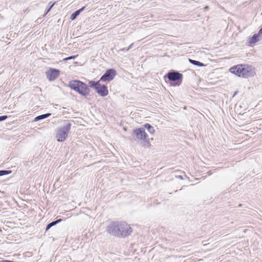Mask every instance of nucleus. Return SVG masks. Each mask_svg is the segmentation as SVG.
<instances>
[{"mask_svg": "<svg viewBox=\"0 0 262 262\" xmlns=\"http://www.w3.org/2000/svg\"><path fill=\"white\" fill-rule=\"evenodd\" d=\"M107 232L117 237H126L132 232V228L126 223L112 222L106 227Z\"/></svg>", "mask_w": 262, "mask_h": 262, "instance_id": "nucleus-1", "label": "nucleus"}, {"mask_svg": "<svg viewBox=\"0 0 262 262\" xmlns=\"http://www.w3.org/2000/svg\"><path fill=\"white\" fill-rule=\"evenodd\" d=\"M230 72L235 75L243 78L253 77L255 74V69L251 66L238 64L231 67Z\"/></svg>", "mask_w": 262, "mask_h": 262, "instance_id": "nucleus-2", "label": "nucleus"}, {"mask_svg": "<svg viewBox=\"0 0 262 262\" xmlns=\"http://www.w3.org/2000/svg\"><path fill=\"white\" fill-rule=\"evenodd\" d=\"M69 86L82 96L86 97L90 94V90L88 86L80 80H74L70 81Z\"/></svg>", "mask_w": 262, "mask_h": 262, "instance_id": "nucleus-3", "label": "nucleus"}, {"mask_svg": "<svg viewBox=\"0 0 262 262\" xmlns=\"http://www.w3.org/2000/svg\"><path fill=\"white\" fill-rule=\"evenodd\" d=\"M71 123L69 121H67L66 123L63 127L57 129L56 133L57 140L59 142L64 141L71 129Z\"/></svg>", "mask_w": 262, "mask_h": 262, "instance_id": "nucleus-4", "label": "nucleus"}, {"mask_svg": "<svg viewBox=\"0 0 262 262\" xmlns=\"http://www.w3.org/2000/svg\"><path fill=\"white\" fill-rule=\"evenodd\" d=\"M134 133L138 140H143L145 142L148 143V136L145 133L144 128H140L136 129L134 131Z\"/></svg>", "mask_w": 262, "mask_h": 262, "instance_id": "nucleus-5", "label": "nucleus"}, {"mask_svg": "<svg viewBox=\"0 0 262 262\" xmlns=\"http://www.w3.org/2000/svg\"><path fill=\"white\" fill-rule=\"evenodd\" d=\"M116 75V72L114 69H109L101 77L100 80L103 81H110L114 79Z\"/></svg>", "mask_w": 262, "mask_h": 262, "instance_id": "nucleus-6", "label": "nucleus"}, {"mask_svg": "<svg viewBox=\"0 0 262 262\" xmlns=\"http://www.w3.org/2000/svg\"><path fill=\"white\" fill-rule=\"evenodd\" d=\"M59 70L51 68L46 72V75L49 80L53 81L59 76Z\"/></svg>", "mask_w": 262, "mask_h": 262, "instance_id": "nucleus-7", "label": "nucleus"}, {"mask_svg": "<svg viewBox=\"0 0 262 262\" xmlns=\"http://www.w3.org/2000/svg\"><path fill=\"white\" fill-rule=\"evenodd\" d=\"M168 79L172 81H176L181 80L183 77V75L178 72L173 71L172 72H169L167 75Z\"/></svg>", "mask_w": 262, "mask_h": 262, "instance_id": "nucleus-8", "label": "nucleus"}, {"mask_svg": "<svg viewBox=\"0 0 262 262\" xmlns=\"http://www.w3.org/2000/svg\"><path fill=\"white\" fill-rule=\"evenodd\" d=\"M95 90L96 92L102 97L107 96L108 93L107 86L104 85H101L100 83L97 88H95Z\"/></svg>", "mask_w": 262, "mask_h": 262, "instance_id": "nucleus-9", "label": "nucleus"}, {"mask_svg": "<svg viewBox=\"0 0 262 262\" xmlns=\"http://www.w3.org/2000/svg\"><path fill=\"white\" fill-rule=\"evenodd\" d=\"M261 37V35L258 33L257 34H254L252 37H251L249 40V44L250 45H252V44H254L259 40H260V37Z\"/></svg>", "mask_w": 262, "mask_h": 262, "instance_id": "nucleus-10", "label": "nucleus"}, {"mask_svg": "<svg viewBox=\"0 0 262 262\" xmlns=\"http://www.w3.org/2000/svg\"><path fill=\"white\" fill-rule=\"evenodd\" d=\"M62 221L61 219H58L56 221H53L51 223H50L49 224H48L47 226V227H46V231H48L49 229H50L52 227L56 225L57 224L61 222Z\"/></svg>", "mask_w": 262, "mask_h": 262, "instance_id": "nucleus-11", "label": "nucleus"}, {"mask_svg": "<svg viewBox=\"0 0 262 262\" xmlns=\"http://www.w3.org/2000/svg\"><path fill=\"white\" fill-rule=\"evenodd\" d=\"M51 115V114H50V113H47V114H42V115L38 116L35 118L34 121H37L38 120L47 118V117L50 116Z\"/></svg>", "mask_w": 262, "mask_h": 262, "instance_id": "nucleus-12", "label": "nucleus"}, {"mask_svg": "<svg viewBox=\"0 0 262 262\" xmlns=\"http://www.w3.org/2000/svg\"><path fill=\"white\" fill-rule=\"evenodd\" d=\"M189 61L190 63H192L193 65L197 66L199 67H204L205 64L197 60H194L191 59H189Z\"/></svg>", "mask_w": 262, "mask_h": 262, "instance_id": "nucleus-13", "label": "nucleus"}, {"mask_svg": "<svg viewBox=\"0 0 262 262\" xmlns=\"http://www.w3.org/2000/svg\"><path fill=\"white\" fill-rule=\"evenodd\" d=\"M99 81H89V86L91 88H94L95 90V88H97L98 84H99Z\"/></svg>", "mask_w": 262, "mask_h": 262, "instance_id": "nucleus-14", "label": "nucleus"}, {"mask_svg": "<svg viewBox=\"0 0 262 262\" xmlns=\"http://www.w3.org/2000/svg\"><path fill=\"white\" fill-rule=\"evenodd\" d=\"M144 127L148 130V132L150 134H154L155 130L154 127L151 125H150L149 124H145Z\"/></svg>", "mask_w": 262, "mask_h": 262, "instance_id": "nucleus-15", "label": "nucleus"}, {"mask_svg": "<svg viewBox=\"0 0 262 262\" xmlns=\"http://www.w3.org/2000/svg\"><path fill=\"white\" fill-rule=\"evenodd\" d=\"M79 14V11L76 10L71 14L70 17L71 19L72 20L75 19Z\"/></svg>", "mask_w": 262, "mask_h": 262, "instance_id": "nucleus-16", "label": "nucleus"}, {"mask_svg": "<svg viewBox=\"0 0 262 262\" xmlns=\"http://www.w3.org/2000/svg\"><path fill=\"white\" fill-rule=\"evenodd\" d=\"M10 170H0V176L6 175L11 173Z\"/></svg>", "mask_w": 262, "mask_h": 262, "instance_id": "nucleus-17", "label": "nucleus"}, {"mask_svg": "<svg viewBox=\"0 0 262 262\" xmlns=\"http://www.w3.org/2000/svg\"><path fill=\"white\" fill-rule=\"evenodd\" d=\"M75 57H76L75 56H69L67 58H65L63 60H68L74 59Z\"/></svg>", "mask_w": 262, "mask_h": 262, "instance_id": "nucleus-18", "label": "nucleus"}, {"mask_svg": "<svg viewBox=\"0 0 262 262\" xmlns=\"http://www.w3.org/2000/svg\"><path fill=\"white\" fill-rule=\"evenodd\" d=\"M7 118V116H5V115L1 116H0V121H4V120H6Z\"/></svg>", "mask_w": 262, "mask_h": 262, "instance_id": "nucleus-19", "label": "nucleus"}, {"mask_svg": "<svg viewBox=\"0 0 262 262\" xmlns=\"http://www.w3.org/2000/svg\"><path fill=\"white\" fill-rule=\"evenodd\" d=\"M55 4V3H54L52 4L50 6H49V8H48V11L46 14H47L52 9V8L54 6Z\"/></svg>", "mask_w": 262, "mask_h": 262, "instance_id": "nucleus-20", "label": "nucleus"}, {"mask_svg": "<svg viewBox=\"0 0 262 262\" xmlns=\"http://www.w3.org/2000/svg\"><path fill=\"white\" fill-rule=\"evenodd\" d=\"M133 45L134 43H132L129 45V46L128 47V49H127V51H128L130 49H131L132 48V47L133 46Z\"/></svg>", "mask_w": 262, "mask_h": 262, "instance_id": "nucleus-21", "label": "nucleus"}, {"mask_svg": "<svg viewBox=\"0 0 262 262\" xmlns=\"http://www.w3.org/2000/svg\"><path fill=\"white\" fill-rule=\"evenodd\" d=\"M0 262H12V261L7 260H3L0 261Z\"/></svg>", "mask_w": 262, "mask_h": 262, "instance_id": "nucleus-22", "label": "nucleus"}, {"mask_svg": "<svg viewBox=\"0 0 262 262\" xmlns=\"http://www.w3.org/2000/svg\"><path fill=\"white\" fill-rule=\"evenodd\" d=\"M84 9V7H82V8L78 10V11H79V13H80L81 12H82L83 10Z\"/></svg>", "mask_w": 262, "mask_h": 262, "instance_id": "nucleus-23", "label": "nucleus"}, {"mask_svg": "<svg viewBox=\"0 0 262 262\" xmlns=\"http://www.w3.org/2000/svg\"><path fill=\"white\" fill-rule=\"evenodd\" d=\"M179 178L180 179H183V177H182V176H179Z\"/></svg>", "mask_w": 262, "mask_h": 262, "instance_id": "nucleus-24", "label": "nucleus"}, {"mask_svg": "<svg viewBox=\"0 0 262 262\" xmlns=\"http://www.w3.org/2000/svg\"><path fill=\"white\" fill-rule=\"evenodd\" d=\"M205 9H206V10L208 9V6L205 7Z\"/></svg>", "mask_w": 262, "mask_h": 262, "instance_id": "nucleus-25", "label": "nucleus"}, {"mask_svg": "<svg viewBox=\"0 0 262 262\" xmlns=\"http://www.w3.org/2000/svg\"><path fill=\"white\" fill-rule=\"evenodd\" d=\"M180 83H181V81L179 82V83L178 84V85L180 84Z\"/></svg>", "mask_w": 262, "mask_h": 262, "instance_id": "nucleus-26", "label": "nucleus"}]
</instances>
